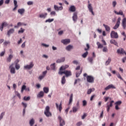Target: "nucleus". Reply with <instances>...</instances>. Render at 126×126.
I'll return each instance as SVG.
<instances>
[{
  "mask_svg": "<svg viewBox=\"0 0 126 126\" xmlns=\"http://www.w3.org/2000/svg\"><path fill=\"white\" fill-rule=\"evenodd\" d=\"M9 68L10 69V73H12V74H14V73H15V68L13 67V63L10 65Z\"/></svg>",
  "mask_w": 126,
  "mask_h": 126,
  "instance_id": "nucleus-10",
  "label": "nucleus"
},
{
  "mask_svg": "<svg viewBox=\"0 0 126 126\" xmlns=\"http://www.w3.org/2000/svg\"><path fill=\"white\" fill-rule=\"evenodd\" d=\"M4 54H5V51H2V52L0 54V57H3V56H4Z\"/></svg>",
  "mask_w": 126,
  "mask_h": 126,
  "instance_id": "nucleus-53",
  "label": "nucleus"
},
{
  "mask_svg": "<svg viewBox=\"0 0 126 126\" xmlns=\"http://www.w3.org/2000/svg\"><path fill=\"white\" fill-rule=\"evenodd\" d=\"M87 56H88V52L87 51L85 53H84L82 55V57L84 58H86V57H87Z\"/></svg>",
  "mask_w": 126,
  "mask_h": 126,
  "instance_id": "nucleus-42",
  "label": "nucleus"
},
{
  "mask_svg": "<svg viewBox=\"0 0 126 126\" xmlns=\"http://www.w3.org/2000/svg\"><path fill=\"white\" fill-rule=\"evenodd\" d=\"M76 10V8L74 5H71L69 8V11H70V12H75Z\"/></svg>",
  "mask_w": 126,
  "mask_h": 126,
  "instance_id": "nucleus-14",
  "label": "nucleus"
},
{
  "mask_svg": "<svg viewBox=\"0 0 126 126\" xmlns=\"http://www.w3.org/2000/svg\"><path fill=\"white\" fill-rule=\"evenodd\" d=\"M103 26L105 28V29L107 32H110L111 30V28H110V26L105 25V24H103Z\"/></svg>",
  "mask_w": 126,
  "mask_h": 126,
  "instance_id": "nucleus-22",
  "label": "nucleus"
},
{
  "mask_svg": "<svg viewBox=\"0 0 126 126\" xmlns=\"http://www.w3.org/2000/svg\"><path fill=\"white\" fill-rule=\"evenodd\" d=\"M65 61V58L64 57H63L61 58V59H58L56 63H63Z\"/></svg>",
  "mask_w": 126,
  "mask_h": 126,
  "instance_id": "nucleus-31",
  "label": "nucleus"
},
{
  "mask_svg": "<svg viewBox=\"0 0 126 126\" xmlns=\"http://www.w3.org/2000/svg\"><path fill=\"white\" fill-rule=\"evenodd\" d=\"M28 5H32L33 4V2L29 1L27 2Z\"/></svg>",
  "mask_w": 126,
  "mask_h": 126,
  "instance_id": "nucleus-59",
  "label": "nucleus"
},
{
  "mask_svg": "<svg viewBox=\"0 0 126 126\" xmlns=\"http://www.w3.org/2000/svg\"><path fill=\"white\" fill-rule=\"evenodd\" d=\"M47 15H48V14L47 13H45L41 14L39 15V17L40 18H46V17H47Z\"/></svg>",
  "mask_w": 126,
  "mask_h": 126,
  "instance_id": "nucleus-28",
  "label": "nucleus"
},
{
  "mask_svg": "<svg viewBox=\"0 0 126 126\" xmlns=\"http://www.w3.org/2000/svg\"><path fill=\"white\" fill-rule=\"evenodd\" d=\"M116 89V87H115V86H114V85H113V84H110L105 88V90L107 91V90H109V89Z\"/></svg>",
  "mask_w": 126,
  "mask_h": 126,
  "instance_id": "nucleus-16",
  "label": "nucleus"
},
{
  "mask_svg": "<svg viewBox=\"0 0 126 126\" xmlns=\"http://www.w3.org/2000/svg\"><path fill=\"white\" fill-rule=\"evenodd\" d=\"M24 32V30L22 29V28H21L20 30L18 31L19 34L20 33H23Z\"/></svg>",
  "mask_w": 126,
  "mask_h": 126,
  "instance_id": "nucleus-55",
  "label": "nucleus"
},
{
  "mask_svg": "<svg viewBox=\"0 0 126 126\" xmlns=\"http://www.w3.org/2000/svg\"><path fill=\"white\" fill-rule=\"evenodd\" d=\"M23 25V24H22L21 22H19L17 24V26H15V28H18L19 26H21V25Z\"/></svg>",
  "mask_w": 126,
  "mask_h": 126,
  "instance_id": "nucleus-47",
  "label": "nucleus"
},
{
  "mask_svg": "<svg viewBox=\"0 0 126 126\" xmlns=\"http://www.w3.org/2000/svg\"><path fill=\"white\" fill-rule=\"evenodd\" d=\"M94 77L92 76H87V81L89 83H93V82H94Z\"/></svg>",
  "mask_w": 126,
  "mask_h": 126,
  "instance_id": "nucleus-5",
  "label": "nucleus"
},
{
  "mask_svg": "<svg viewBox=\"0 0 126 126\" xmlns=\"http://www.w3.org/2000/svg\"><path fill=\"white\" fill-rule=\"evenodd\" d=\"M114 13L115 14H117V15H123V16H125V15H124V12H123V10H120L119 12H117L116 10L114 11Z\"/></svg>",
  "mask_w": 126,
  "mask_h": 126,
  "instance_id": "nucleus-18",
  "label": "nucleus"
},
{
  "mask_svg": "<svg viewBox=\"0 0 126 126\" xmlns=\"http://www.w3.org/2000/svg\"><path fill=\"white\" fill-rule=\"evenodd\" d=\"M122 104V101L119 100L118 101H117L116 102H115V109L116 110H120V107H119V106H120V105Z\"/></svg>",
  "mask_w": 126,
  "mask_h": 126,
  "instance_id": "nucleus-12",
  "label": "nucleus"
},
{
  "mask_svg": "<svg viewBox=\"0 0 126 126\" xmlns=\"http://www.w3.org/2000/svg\"><path fill=\"white\" fill-rule=\"evenodd\" d=\"M88 8L90 11V12L92 13V14H93V15H95V14L94 13V12H93V8L92 7V5H91V4L90 3V1H88Z\"/></svg>",
  "mask_w": 126,
  "mask_h": 126,
  "instance_id": "nucleus-6",
  "label": "nucleus"
},
{
  "mask_svg": "<svg viewBox=\"0 0 126 126\" xmlns=\"http://www.w3.org/2000/svg\"><path fill=\"white\" fill-rule=\"evenodd\" d=\"M73 48V46L72 45H69L66 47V50L67 51H70V50H72Z\"/></svg>",
  "mask_w": 126,
  "mask_h": 126,
  "instance_id": "nucleus-34",
  "label": "nucleus"
},
{
  "mask_svg": "<svg viewBox=\"0 0 126 126\" xmlns=\"http://www.w3.org/2000/svg\"><path fill=\"white\" fill-rule=\"evenodd\" d=\"M43 91L44 93H46V94H47V93H49V88L48 87H44Z\"/></svg>",
  "mask_w": 126,
  "mask_h": 126,
  "instance_id": "nucleus-36",
  "label": "nucleus"
},
{
  "mask_svg": "<svg viewBox=\"0 0 126 126\" xmlns=\"http://www.w3.org/2000/svg\"><path fill=\"white\" fill-rule=\"evenodd\" d=\"M44 114L46 117H50L52 116V113H51V112H50V106H47L45 107V110L44 111Z\"/></svg>",
  "mask_w": 126,
  "mask_h": 126,
  "instance_id": "nucleus-2",
  "label": "nucleus"
},
{
  "mask_svg": "<svg viewBox=\"0 0 126 126\" xmlns=\"http://www.w3.org/2000/svg\"><path fill=\"white\" fill-rule=\"evenodd\" d=\"M72 20L74 23L76 22L77 20V12H75L73 14Z\"/></svg>",
  "mask_w": 126,
  "mask_h": 126,
  "instance_id": "nucleus-11",
  "label": "nucleus"
},
{
  "mask_svg": "<svg viewBox=\"0 0 126 126\" xmlns=\"http://www.w3.org/2000/svg\"><path fill=\"white\" fill-rule=\"evenodd\" d=\"M81 125H82V122H79L76 124L77 126H80Z\"/></svg>",
  "mask_w": 126,
  "mask_h": 126,
  "instance_id": "nucleus-60",
  "label": "nucleus"
},
{
  "mask_svg": "<svg viewBox=\"0 0 126 126\" xmlns=\"http://www.w3.org/2000/svg\"><path fill=\"white\" fill-rule=\"evenodd\" d=\"M50 67L51 69H52V70H55V69H56V63H53V64H51Z\"/></svg>",
  "mask_w": 126,
  "mask_h": 126,
  "instance_id": "nucleus-32",
  "label": "nucleus"
},
{
  "mask_svg": "<svg viewBox=\"0 0 126 126\" xmlns=\"http://www.w3.org/2000/svg\"><path fill=\"white\" fill-rule=\"evenodd\" d=\"M34 124H35V121L33 119H32L30 121V125L31 126H33V125H34Z\"/></svg>",
  "mask_w": 126,
  "mask_h": 126,
  "instance_id": "nucleus-37",
  "label": "nucleus"
},
{
  "mask_svg": "<svg viewBox=\"0 0 126 126\" xmlns=\"http://www.w3.org/2000/svg\"><path fill=\"white\" fill-rule=\"evenodd\" d=\"M63 31H61L58 32L59 35H63Z\"/></svg>",
  "mask_w": 126,
  "mask_h": 126,
  "instance_id": "nucleus-62",
  "label": "nucleus"
},
{
  "mask_svg": "<svg viewBox=\"0 0 126 126\" xmlns=\"http://www.w3.org/2000/svg\"><path fill=\"white\" fill-rule=\"evenodd\" d=\"M110 44H113L118 47V42L115 39H111L110 40Z\"/></svg>",
  "mask_w": 126,
  "mask_h": 126,
  "instance_id": "nucleus-25",
  "label": "nucleus"
},
{
  "mask_svg": "<svg viewBox=\"0 0 126 126\" xmlns=\"http://www.w3.org/2000/svg\"><path fill=\"white\" fill-rule=\"evenodd\" d=\"M116 75L118 78H119V79H121V80H124V79H123L122 76H121V74H120V73H117Z\"/></svg>",
  "mask_w": 126,
  "mask_h": 126,
  "instance_id": "nucleus-43",
  "label": "nucleus"
},
{
  "mask_svg": "<svg viewBox=\"0 0 126 126\" xmlns=\"http://www.w3.org/2000/svg\"><path fill=\"white\" fill-rule=\"evenodd\" d=\"M22 105L24 107L25 109H26V107H27V104L26 103L22 102Z\"/></svg>",
  "mask_w": 126,
  "mask_h": 126,
  "instance_id": "nucleus-54",
  "label": "nucleus"
},
{
  "mask_svg": "<svg viewBox=\"0 0 126 126\" xmlns=\"http://www.w3.org/2000/svg\"><path fill=\"white\" fill-rule=\"evenodd\" d=\"M76 107L78 108L79 109V101H78L76 104Z\"/></svg>",
  "mask_w": 126,
  "mask_h": 126,
  "instance_id": "nucleus-64",
  "label": "nucleus"
},
{
  "mask_svg": "<svg viewBox=\"0 0 126 126\" xmlns=\"http://www.w3.org/2000/svg\"><path fill=\"white\" fill-rule=\"evenodd\" d=\"M103 52H108V48H107V47H104L103 48Z\"/></svg>",
  "mask_w": 126,
  "mask_h": 126,
  "instance_id": "nucleus-56",
  "label": "nucleus"
},
{
  "mask_svg": "<svg viewBox=\"0 0 126 126\" xmlns=\"http://www.w3.org/2000/svg\"><path fill=\"white\" fill-rule=\"evenodd\" d=\"M7 23L6 22H3L0 26V30L2 31L3 30V27H6L7 26Z\"/></svg>",
  "mask_w": 126,
  "mask_h": 126,
  "instance_id": "nucleus-17",
  "label": "nucleus"
},
{
  "mask_svg": "<svg viewBox=\"0 0 126 126\" xmlns=\"http://www.w3.org/2000/svg\"><path fill=\"white\" fill-rule=\"evenodd\" d=\"M112 61V59L109 58L108 60L105 62V65H109L110 64V63Z\"/></svg>",
  "mask_w": 126,
  "mask_h": 126,
  "instance_id": "nucleus-33",
  "label": "nucleus"
},
{
  "mask_svg": "<svg viewBox=\"0 0 126 126\" xmlns=\"http://www.w3.org/2000/svg\"><path fill=\"white\" fill-rule=\"evenodd\" d=\"M4 114H5L4 112H2L1 113V115H0V121L2 119V118H3V116H4Z\"/></svg>",
  "mask_w": 126,
  "mask_h": 126,
  "instance_id": "nucleus-49",
  "label": "nucleus"
},
{
  "mask_svg": "<svg viewBox=\"0 0 126 126\" xmlns=\"http://www.w3.org/2000/svg\"><path fill=\"white\" fill-rule=\"evenodd\" d=\"M88 60L91 63H93V60H94V58L93 57H89Z\"/></svg>",
  "mask_w": 126,
  "mask_h": 126,
  "instance_id": "nucleus-38",
  "label": "nucleus"
},
{
  "mask_svg": "<svg viewBox=\"0 0 126 126\" xmlns=\"http://www.w3.org/2000/svg\"><path fill=\"white\" fill-rule=\"evenodd\" d=\"M73 99V94H71L69 98V104H71V103H72Z\"/></svg>",
  "mask_w": 126,
  "mask_h": 126,
  "instance_id": "nucleus-35",
  "label": "nucleus"
},
{
  "mask_svg": "<svg viewBox=\"0 0 126 126\" xmlns=\"http://www.w3.org/2000/svg\"><path fill=\"white\" fill-rule=\"evenodd\" d=\"M122 27H123V29H126V18H124L122 21Z\"/></svg>",
  "mask_w": 126,
  "mask_h": 126,
  "instance_id": "nucleus-20",
  "label": "nucleus"
},
{
  "mask_svg": "<svg viewBox=\"0 0 126 126\" xmlns=\"http://www.w3.org/2000/svg\"><path fill=\"white\" fill-rule=\"evenodd\" d=\"M34 66V63H33V62H31L30 64V65H27L24 66V68L25 69H31L32 67Z\"/></svg>",
  "mask_w": 126,
  "mask_h": 126,
  "instance_id": "nucleus-8",
  "label": "nucleus"
},
{
  "mask_svg": "<svg viewBox=\"0 0 126 126\" xmlns=\"http://www.w3.org/2000/svg\"><path fill=\"white\" fill-rule=\"evenodd\" d=\"M13 58V55L10 54L8 56V58H7V63H10L11 62V60Z\"/></svg>",
  "mask_w": 126,
  "mask_h": 126,
  "instance_id": "nucleus-23",
  "label": "nucleus"
},
{
  "mask_svg": "<svg viewBox=\"0 0 126 126\" xmlns=\"http://www.w3.org/2000/svg\"><path fill=\"white\" fill-rule=\"evenodd\" d=\"M61 42L64 45H67V44H69V43H70V39H63L61 41Z\"/></svg>",
  "mask_w": 126,
  "mask_h": 126,
  "instance_id": "nucleus-13",
  "label": "nucleus"
},
{
  "mask_svg": "<svg viewBox=\"0 0 126 126\" xmlns=\"http://www.w3.org/2000/svg\"><path fill=\"white\" fill-rule=\"evenodd\" d=\"M42 45L44 47H45L46 48H48L49 46V45L46 44H44V43H42Z\"/></svg>",
  "mask_w": 126,
  "mask_h": 126,
  "instance_id": "nucleus-63",
  "label": "nucleus"
},
{
  "mask_svg": "<svg viewBox=\"0 0 126 126\" xmlns=\"http://www.w3.org/2000/svg\"><path fill=\"white\" fill-rule=\"evenodd\" d=\"M53 21H54V19H48L45 21V22H49L50 23L51 22H53Z\"/></svg>",
  "mask_w": 126,
  "mask_h": 126,
  "instance_id": "nucleus-45",
  "label": "nucleus"
},
{
  "mask_svg": "<svg viewBox=\"0 0 126 126\" xmlns=\"http://www.w3.org/2000/svg\"><path fill=\"white\" fill-rule=\"evenodd\" d=\"M87 48H85V51H88L90 48V46L89 45V44H87Z\"/></svg>",
  "mask_w": 126,
  "mask_h": 126,
  "instance_id": "nucleus-51",
  "label": "nucleus"
},
{
  "mask_svg": "<svg viewBox=\"0 0 126 126\" xmlns=\"http://www.w3.org/2000/svg\"><path fill=\"white\" fill-rule=\"evenodd\" d=\"M96 95H95V94H93V95H92L91 98H90V101H93V99H94V98L95 97Z\"/></svg>",
  "mask_w": 126,
  "mask_h": 126,
  "instance_id": "nucleus-57",
  "label": "nucleus"
},
{
  "mask_svg": "<svg viewBox=\"0 0 126 126\" xmlns=\"http://www.w3.org/2000/svg\"><path fill=\"white\" fill-rule=\"evenodd\" d=\"M14 4L15 6H18V5H17V1H16V0H14Z\"/></svg>",
  "mask_w": 126,
  "mask_h": 126,
  "instance_id": "nucleus-61",
  "label": "nucleus"
},
{
  "mask_svg": "<svg viewBox=\"0 0 126 126\" xmlns=\"http://www.w3.org/2000/svg\"><path fill=\"white\" fill-rule=\"evenodd\" d=\"M93 91H95V89L92 88V89H88L87 91V94L89 95L91 94V93L93 92Z\"/></svg>",
  "mask_w": 126,
  "mask_h": 126,
  "instance_id": "nucleus-30",
  "label": "nucleus"
},
{
  "mask_svg": "<svg viewBox=\"0 0 126 126\" xmlns=\"http://www.w3.org/2000/svg\"><path fill=\"white\" fill-rule=\"evenodd\" d=\"M61 82L62 84H64L65 83V76H63L62 77Z\"/></svg>",
  "mask_w": 126,
  "mask_h": 126,
  "instance_id": "nucleus-39",
  "label": "nucleus"
},
{
  "mask_svg": "<svg viewBox=\"0 0 126 126\" xmlns=\"http://www.w3.org/2000/svg\"><path fill=\"white\" fill-rule=\"evenodd\" d=\"M68 65H66L64 66H62L60 67V71H63V70H65V69H66V68H68Z\"/></svg>",
  "mask_w": 126,
  "mask_h": 126,
  "instance_id": "nucleus-24",
  "label": "nucleus"
},
{
  "mask_svg": "<svg viewBox=\"0 0 126 126\" xmlns=\"http://www.w3.org/2000/svg\"><path fill=\"white\" fill-rule=\"evenodd\" d=\"M59 74L60 75H63V74H65L66 77H68V76H71L72 73L70 70H65L64 71H59Z\"/></svg>",
  "mask_w": 126,
  "mask_h": 126,
  "instance_id": "nucleus-1",
  "label": "nucleus"
},
{
  "mask_svg": "<svg viewBox=\"0 0 126 126\" xmlns=\"http://www.w3.org/2000/svg\"><path fill=\"white\" fill-rule=\"evenodd\" d=\"M110 36L111 38H113L114 39H118V38H119V34H118V32H116L115 31L111 32Z\"/></svg>",
  "mask_w": 126,
  "mask_h": 126,
  "instance_id": "nucleus-4",
  "label": "nucleus"
},
{
  "mask_svg": "<svg viewBox=\"0 0 126 126\" xmlns=\"http://www.w3.org/2000/svg\"><path fill=\"white\" fill-rule=\"evenodd\" d=\"M38 98H42L44 97V92L41 91L39 93V94H37Z\"/></svg>",
  "mask_w": 126,
  "mask_h": 126,
  "instance_id": "nucleus-27",
  "label": "nucleus"
},
{
  "mask_svg": "<svg viewBox=\"0 0 126 126\" xmlns=\"http://www.w3.org/2000/svg\"><path fill=\"white\" fill-rule=\"evenodd\" d=\"M58 120L60 121V126H63L65 125V122L64 120L62 118V117L59 116Z\"/></svg>",
  "mask_w": 126,
  "mask_h": 126,
  "instance_id": "nucleus-7",
  "label": "nucleus"
},
{
  "mask_svg": "<svg viewBox=\"0 0 126 126\" xmlns=\"http://www.w3.org/2000/svg\"><path fill=\"white\" fill-rule=\"evenodd\" d=\"M96 44L98 46V49H102L103 48V45L101 44L100 42H97Z\"/></svg>",
  "mask_w": 126,
  "mask_h": 126,
  "instance_id": "nucleus-41",
  "label": "nucleus"
},
{
  "mask_svg": "<svg viewBox=\"0 0 126 126\" xmlns=\"http://www.w3.org/2000/svg\"><path fill=\"white\" fill-rule=\"evenodd\" d=\"M73 63L74 64H78V61H77V60H74V61H73Z\"/></svg>",
  "mask_w": 126,
  "mask_h": 126,
  "instance_id": "nucleus-58",
  "label": "nucleus"
},
{
  "mask_svg": "<svg viewBox=\"0 0 126 126\" xmlns=\"http://www.w3.org/2000/svg\"><path fill=\"white\" fill-rule=\"evenodd\" d=\"M82 72V69H81L79 72H77L76 73V77H79L80 74H81Z\"/></svg>",
  "mask_w": 126,
  "mask_h": 126,
  "instance_id": "nucleus-40",
  "label": "nucleus"
},
{
  "mask_svg": "<svg viewBox=\"0 0 126 126\" xmlns=\"http://www.w3.org/2000/svg\"><path fill=\"white\" fill-rule=\"evenodd\" d=\"M113 103H114V100H112L110 101V105H107V112H109L110 108H111V107H113Z\"/></svg>",
  "mask_w": 126,
  "mask_h": 126,
  "instance_id": "nucleus-19",
  "label": "nucleus"
},
{
  "mask_svg": "<svg viewBox=\"0 0 126 126\" xmlns=\"http://www.w3.org/2000/svg\"><path fill=\"white\" fill-rule=\"evenodd\" d=\"M15 68L18 70V69H19V68H20V65H19V64H16Z\"/></svg>",
  "mask_w": 126,
  "mask_h": 126,
  "instance_id": "nucleus-52",
  "label": "nucleus"
},
{
  "mask_svg": "<svg viewBox=\"0 0 126 126\" xmlns=\"http://www.w3.org/2000/svg\"><path fill=\"white\" fill-rule=\"evenodd\" d=\"M112 5L113 7H116V5H117V1H113L112 2Z\"/></svg>",
  "mask_w": 126,
  "mask_h": 126,
  "instance_id": "nucleus-50",
  "label": "nucleus"
},
{
  "mask_svg": "<svg viewBox=\"0 0 126 126\" xmlns=\"http://www.w3.org/2000/svg\"><path fill=\"white\" fill-rule=\"evenodd\" d=\"M54 8L55 9V10H63V6H60L59 7L56 5H54Z\"/></svg>",
  "mask_w": 126,
  "mask_h": 126,
  "instance_id": "nucleus-26",
  "label": "nucleus"
},
{
  "mask_svg": "<svg viewBox=\"0 0 126 126\" xmlns=\"http://www.w3.org/2000/svg\"><path fill=\"white\" fill-rule=\"evenodd\" d=\"M14 29H10L8 31L7 35L9 37V36H10V34H12V33H14Z\"/></svg>",
  "mask_w": 126,
  "mask_h": 126,
  "instance_id": "nucleus-29",
  "label": "nucleus"
},
{
  "mask_svg": "<svg viewBox=\"0 0 126 126\" xmlns=\"http://www.w3.org/2000/svg\"><path fill=\"white\" fill-rule=\"evenodd\" d=\"M78 107H73V113H76V112L77 111V110H78Z\"/></svg>",
  "mask_w": 126,
  "mask_h": 126,
  "instance_id": "nucleus-44",
  "label": "nucleus"
},
{
  "mask_svg": "<svg viewBox=\"0 0 126 126\" xmlns=\"http://www.w3.org/2000/svg\"><path fill=\"white\" fill-rule=\"evenodd\" d=\"M55 105L56 106L57 109H58L59 111L61 113V112H62V110L63 109V104H62V102H61L59 106L57 103H56Z\"/></svg>",
  "mask_w": 126,
  "mask_h": 126,
  "instance_id": "nucleus-9",
  "label": "nucleus"
},
{
  "mask_svg": "<svg viewBox=\"0 0 126 126\" xmlns=\"http://www.w3.org/2000/svg\"><path fill=\"white\" fill-rule=\"evenodd\" d=\"M24 101H29L30 100V96H24Z\"/></svg>",
  "mask_w": 126,
  "mask_h": 126,
  "instance_id": "nucleus-46",
  "label": "nucleus"
},
{
  "mask_svg": "<svg viewBox=\"0 0 126 126\" xmlns=\"http://www.w3.org/2000/svg\"><path fill=\"white\" fill-rule=\"evenodd\" d=\"M121 20H122V18L121 17H119L118 18L117 23H116V25H115V26L113 27V29H114V30L118 29V28H119V27H120V25L121 24Z\"/></svg>",
  "mask_w": 126,
  "mask_h": 126,
  "instance_id": "nucleus-3",
  "label": "nucleus"
},
{
  "mask_svg": "<svg viewBox=\"0 0 126 126\" xmlns=\"http://www.w3.org/2000/svg\"><path fill=\"white\" fill-rule=\"evenodd\" d=\"M83 106L84 107H85V106H87V101H86V100H83Z\"/></svg>",
  "mask_w": 126,
  "mask_h": 126,
  "instance_id": "nucleus-48",
  "label": "nucleus"
},
{
  "mask_svg": "<svg viewBox=\"0 0 126 126\" xmlns=\"http://www.w3.org/2000/svg\"><path fill=\"white\" fill-rule=\"evenodd\" d=\"M18 13L21 14V15H23V14H24L25 12V9H24V8L19 9L18 10Z\"/></svg>",
  "mask_w": 126,
  "mask_h": 126,
  "instance_id": "nucleus-21",
  "label": "nucleus"
},
{
  "mask_svg": "<svg viewBox=\"0 0 126 126\" xmlns=\"http://www.w3.org/2000/svg\"><path fill=\"white\" fill-rule=\"evenodd\" d=\"M117 53L118 54H120V55H124V54L126 55V51H125V50L123 48H120L119 49H118Z\"/></svg>",
  "mask_w": 126,
  "mask_h": 126,
  "instance_id": "nucleus-15",
  "label": "nucleus"
}]
</instances>
